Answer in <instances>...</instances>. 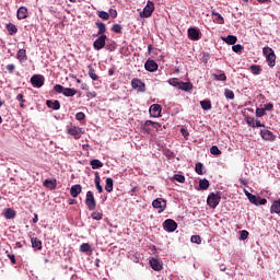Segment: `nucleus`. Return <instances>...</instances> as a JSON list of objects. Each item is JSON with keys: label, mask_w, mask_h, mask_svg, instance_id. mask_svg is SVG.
Here are the masks:
<instances>
[{"label": "nucleus", "mask_w": 280, "mask_h": 280, "mask_svg": "<svg viewBox=\"0 0 280 280\" xmlns=\"http://www.w3.org/2000/svg\"><path fill=\"white\" fill-rule=\"evenodd\" d=\"M81 253H89L91 252V245L89 243H83L80 246Z\"/></svg>", "instance_id": "a19ab883"}, {"label": "nucleus", "mask_w": 280, "mask_h": 280, "mask_svg": "<svg viewBox=\"0 0 280 280\" xmlns=\"http://www.w3.org/2000/svg\"><path fill=\"white\" fill-rule=\"evenodd\" d=\"M250 71L254 75H259V73H261V66L252 65Z\"/></svg>", "instance_id": "72a5a7b5"}, {"label": "nucleus", "mask_w": 280, "mask_h": 280, "mask_svg": "<svg viewBox=\"0 0 280 280\" xmlns=\"http://www.w3.org/2000/svg\"><path fill=\"white\" fill-rule=\"evenodd\" d=\"M224 95L226 100H235V93L233 92V90L225 89Z\"/></svg>", "instance_id": "c9c22d12"}, {"label": "nucleus", "mask_w": 280, "mask_h": 280, "mask_svg": "<svg viewBox=\"0 0 280 280\" xmlns=\"http://www.w3.org/2000/svg\"><path fill=\"white\" fill-rule=\"evenodd\" d=\"M95 25L98 28L97 36H106V24L104 22H96Z\"/></svg>", "instance_id": "4be33fe9"}, {"label": "nucleus", "mask_w": 280, "mask_h": 280, "mask_svg": "<svg viewBox=\"0 0 280 280\" xmlns=\"http://www.w3.org/2000/svg\"><path fill=\"white\" fill-rule=\"evenodd\" d=\"M86 97H97V93H95V92H88L86 93Z\"/></svg>", "instance_id": "774afa93"}, {"label": "nucleus", "mask_w": 280, "mask_h": 280, "mask_svg": "<svg viewBox=\"0 0 280 280\" xmlns=\"http://www.w3.org/2000/svg\"><path fill=\"white\" fill-rule=\"evenodd\" d=\"M152 12H154V2L148 1L147 5L143 8L142 12H140L141 19H150L152 16Z\"/></svg>", "instance_id": "423d86ee"}, {"label": "nucleus", "mask_w": 280, "mask_h": 280, "mask_svg": "<svg viewBox=\"0 0 280 280\" xmlns=\"http://www.w3.org/2000/svg\"><path fill=\"white\" fill-rule=\"evenodd\" d=\"M266 115V109L265 108H256V117H264Z\"/></svg>", "instance_id": "5fc2aeb1"}, {"label": "nucleus", "mask_w": 280, "mask_h": 280, "mask_svg": "<svg viewBox=\"0 0 280 280\" xmlns=\"http://www.w3.org/2000/svg\"><path fill=\"white\" fill-rule=\"evenodd\" d=\"M5 69L9 73H14V69H16V66H14V63H9L7 65Z\"/></svg>", "instance_id": "13d9d810"}, {"label": "nucleus", "mask_w": 280, "mask_h": 280, "mask_svg": "<svg viewBox=\"0 0 280 280\" xmlns=\"http://www.w3.org/2000/svg\"><path fill=\"white\" fill-rule=\"evenodd\" d=\"M153 128L159 132V130H162V125L161 122H155L153 124Z\"/></svg>", "instance_id": "69168bd1"}, {"label": "nucleus", "mask_w": 280, "mask_h": 280, "mask_svg": "<svg viewBox=\"0 0 280 280\" xmlns=\"http://www.w3.org/2000/svg\"><path fill=\"white\" fill-rule=\"evenodd\" d=\"M31 84L34 89L43 88L45 85V77H43V74H34L33 78H31Z\"/></svg>", "instance_id": "0eeeda50"}, {"label": "nucleus", "mask_w": 280, "mask_h": 280, "mask_svg": "<svg viewBox=\"0 0 280 280\" xmlns=\"http://www.w3.org/2000/svg\"><path fill=\"white\" fill-rule=\"evenodd\" d=\"M164 230L167 231L168 233H174L176 229H178V223L172 219H166L163 222Z\"/></svg>", "instance_id": "1a4fd4ad"}, {"label": "nucleus", "mask_w": 280, "mask_h": 280, "mask_svg": "<svg viewBox=\"0 0 280 280\" xmlns=\"http://www.w3.org/2000/svg\"><path fill=\"white\" fill-rule=\"evenodd\" d=\"M8 257H9V259H10V261H11V264H16V256H14V254H8Z\"/></svg>", "instance_id": "680f3d73"}, {"label": "nucleus", "mask_w": 280, "mask_h": 280, "mask_svg": "<svg viewBox=\"0 0 280 280\" xmlns=\"http://www.w3.org/2000/svg\"><path fill=\"white\" fill-rule=\"evenodd\" d=\"M77 93L78 91L75 89L63 88L62 95H65V97H73L74 95H77Z\"/></svg>", "instance_id": "393cba45"}, {"label": "nucleus", "mask_w": 280, "mask_h": 280, "mask_svg": "<svg viewBox=\"0 0 280 280\" xmlns=\"http://www.w3.org/2000/svg\"><path fill=\"white\" fill-rule=\"evenodd\" d=\"M152 207L154 209H159V213H163V211H165V209H167V201L163 198H158V199L153 200Z\"/></svg>", "instance_id": "6e6552de"}, {"label": "nucleus", "mask_w": 280, "mask_h": 280, "mask_svg": "<svg viewBox=\"0 0 280 280\" xmlns=\"http://www.w3.org/2000/svg\"><path fill=\"white\" fill-rule=\"evenodd\" d=\"M80 194H82V186L80 184L73 185L70 188V196L72 198H78V196H80Z\"/></svg>", "instance_id": "f3484780"}, {"label": "nucleus", "mask_w": 280, "mask_h": 280, "mask_svg": "<svg viewBox=\"0 0 280 280\" xmlns=\"http://www.w3.org/2000/svg\"><path fill=\"white\" fill-rule=\"evenodd\" d=\"M131 86L132 89H137V91H140V93H143L145 91V83H143L139 79H132Z\"/></svg>", "instance_id": "4468645a"}, {"label": "nucleus", "mask_w": 280, "mask_h": 280, "mask_svg": "<svg viewBox=\"0 0 280 280\" xmlns=\"http://www.w3.org/2000/svg\"><path fill=\"white\" fill-rule=\"evenodd\" d=\"M199 188L205 190L209 189V182L207 179H200L199 180Z\"/></svg>", "instance_id": "ea45409f"}, {"label": "nucleus", "mask_w": 280, "mask_h": 280, "mask_svg": "<svg viewBox=\"0 0 280 280\" xmlns=\"http://www.w3.org/2000/svg\"><path fill=\"white\" fill-rule=\"evenodd\" d=\"M223 40H224L228 45H235V43H237V36L228 35L225 38H223Z\"/></svg>", "instance_id": "c756f323"}, {"label": "nucleus", "mask_w": 280, "mask_h": 280, "mask_svg": "<svg viewBox=\"0 0 280 280\" xmlns=\"http://www.w3.org/2000/svg\"><path fill=\"white\" fill-rule=\"evenodd\" d=\"M100 19H103V21H108L110 19V15L106 11H98Z\"/></svg>", "instance_id": "a18cd8bd"}, {"label": "nucleus", "mask_w": 280, "mask_h": 280, "mask_svg": "<svg viewBox=\"0 0 280 280\" xmlns=\"http://www.w3.org/2000/svg\"><path fill=\"white\" fill-rule=\"evenodd\" d=\"M25 96L23 94H18L16 95V100L18 102H20V107L21 108H25Z\"/></svg>", "instance_id": "37998d69"}, {"label": "nucleus", "mask_w": 280, "mask_h": 280, "mask_svg": "<svg viewBox=\"0 0 280 280\" xmlns=\"http://www.w3.org/2000/svg\"><path fill=\"white\" fill-rule=\"evenodd\" d=\"M275 108V105H272V103H268L265 105V110H272Z\"/></svg>", "instance_id": "0e129e2a"}, {"label": "nucleus", "mask_w": 280, "mask_h": 280, "mask_svg": "<svg viewBox=\"0 0 280 280\" xmlns=\"http://www.w3.org/2000/svg\"><path fill=\"white\" fill-rule=\"evenodd\" d=\"M178 89H180V91H191V89H194V85L190 82L179 81Z\"/></svg>", "instance_id": "cd10ccee"}, {"label": "nucleus", "mask_w": 280, "mask_h": 280, "mask_svg": "<svg viewBox=\"0 0 280 280\" xmlns=\"http://www.w3.org/2000/svg\"><path fill=\"white\" fill-rule=\"evenodd\" d=\"M173 180H176L177 183H185V175L175 174L173 176Z\"/></svg>", "instance_id": "09e8293b"}, {"label": "nucleus", "mask_w": 280, "mask_h": 280, "mask_svg": "<svg viewBox=\"0 0 280 280\" xmlns=\"http://www.w3.org/2000/svg\"><path fill=\"white\" fill-rule=\"evenodd\" d=\"M180 132H182L183 137H185V138L189 137V131H187L185 128H182Z\"/></svg>", "instance_id": "338daca9"}, {"label": "nucleus", "mask_w": 280, "mask_h": 280, "mask_svg": "<svg viewBox=\"0 0 280 280\" xmlns=\"http://www.w3.org/2000/svg\"><path fill=\"white\" fill-rule=\"evenodd\" d=\"M232 49H233V51H234L235 54H242V51L244 50V46L237 44V45H234V46L232 47Z\"/></svg>", "instance_id": "3c124183"}, {"label": "nucleus", "mask_w": 280, "mask_h": 280, "mask_svg": "<svg viewBox=\"0 0 280 280\" xmlns=\"http://www.w3.org/2000/svg\"><path fill=\"white\" fill-rule=\"evenodd\" d=\"M7 31L9 33V36H14V34H16V32H19V28L16 27V25L9 23L7 24Z\"/></svg>", "instance_id": "c85d7f7f"}, {"label": "nucleus", "mask_w": 280, "mask_h": 280, "mask_svg": "<svg viewBox=\"0 0 280 280\" xmlns=\"http://www.w3.org/2000/svg\"><path fill=\"white\" fill-rule=\"evenodd\" d=\"M262 54L267 60L268 67H275L277 65V55L275 54V50L270 47H264Z\"/></svg>", "instance_id": "f257e3e1"}, {"label": "nucleus", "mask_w": 280, "mask_h": 280, "mask_svg": "<svg viewBox=\"0 0 280 280\" xmlns=\"http://www.w3.org/2000/svg\"><path fill=\"white\" fill-rule=\"evenodd\" d=\"M106 35H100L98 38L94 40L93 47L96 49V51H100V49H104V47H106Z\"/></svg>", "instance_id": "9d476101"}, {"label": "nucleus", "mask_w": 280, "mask_h": 280, "mask_svg": "<svg viewBox=\"0 0 280 280\" xmlns=\"http://www.w3.org/2000/svg\"><path fill=\"white\" fill-rule=\"evenodd\" d=\"M85 118H86V115L83 112H79L75 114L77 121H84Z\"/></svg>", "instance_id": "de8ad7c7"}, {"label": "nucleus", "mask_w": 280, "mask_h": 280, "mask_svg": "<svg viewBox=\"0 0 280 280\" xmlns=\"http://www.w3.org/2000/svg\"><path fill=\"white\" fill-rule=\"evenodd\" d=\"M54 91H56V93H63L65 92V86H62L60 84H56L54 86Z\"/></svg>", "instance_id": "4d7b16f0"}, {"label": "nucleus", "mask_w": 280, "mask_h": 280, "mask_svg": "<svg viewBox=\"0 0 280 280\" xmlns=\"http://www.w3.org/2000/svg\"><path fill=\"white\" fill-rule=\"evenodd\" d=\"M188 38L190 40H200V31L196 27L188 28Z\"/></svg>", "instance_id": "dca6fc26"}, {"label": "nucleus", "mask_w": 280, "mask_h": 280, "mask_svg": "<svg viewBox=\"0 0 280 280\" xmlns=\"http://www.w3.org/2000/svg\"><path fill=\"white\" fill-rule=\"evenodd\" d=\"M94 183H95V187H96L98 194H102L104 191V188L100 184V183H102V179L100 178V173H95Z\"/></svg>", "instance_id": "a878e982"}, {"label": "nucleus", "mask_w": 280, "mask_h": 280, "mask_svg": "<svg viewBox=\"0 0 280 280\" xmlns=\"http://www.w3.org/2000/svg\"><path fill=\"white\" fill-rule=\"evenodd\" d=\"M44 187H46L47 189H50L51 191H54V189H56V187H58V183L56 179H46L43 183Z\"/></svg>", "instance_id": "a211bd4d"}, {"label": "nucleus", "mask_w": 280, "mask_h": 280, "mask_svg": "<svg viewBox=\"0 0 280 280\" xmlns=\"http://www.w3.org/2000/svg\"><path fill=\"white\" fill-rule=\"evenodd\" d=\"M202 167H203L202 163H197L196 166H195V172H196L199 176H202V174H205V173L202 172Z\"/></svg>", "instance_id": "49530a36"}, {"label": "nucleus", "mask_w": 280, "mask_h": 280, "mask_svg": "<svg viewBox=\"0 0 280 280\" xmlns=\"http://www.w3.org/2000/svg\"><path fill=\"white\" fill-rule=\"evenodd\" d=\"M144 69L150 73H154V71L159 70V63H156V61H154L153 59H148L144 63Z\"/></svg>", "instance_id": "9b49d317"}, {"label": "nucleus", "mask_w": 280, "mask_h": 280, "mask_svg": "<svg viewBox=\"0 0 280 280\" xmlns=\"http://www.w3.org/2000/svg\"><path fill=\"white\" fill-rule=\"evenodd\" d=\"M270 213H280V202L273 201V203L270 207Z\"/></svg>", "instance_id": "2f4dec72"}, {"label": "nucleus", "mask_w": 280, "mask_h": 280, "mask_svg": "<svg viewBox=\"0 0 280 280\" xmlns=\"http://www.w3.org/2000/svg\"><path fill=\"white\" fill-rule=\"evenodd\" d=\"M89 77L91 78V80L94 81L100 80V77L97 75V73H95V69L93 68V66H89Z\"/></svg>", "instance_id": "7c9ffc66"}, {"label": "nucleus", "mask_w": 280, "mask_h": 280, "mask_svg": "<svg viewBox=\"0 0 280 280\" xmlns=\"http://www.w3.org/2000/svg\"><path fill=\"white\" fill-rule=\"evenodd\" d=\"M19 21H23V19H27V8L25 7H20L18 9V14H16Z\"/></svg>", "instance_id": "412c9836"}, {"label": "nucleus", "mask_w": 280, "mask_h": 280, "mask_svg": "<svg viewBox=\"0 0 280 280\" xmlns=\"http://www.w3.org/2000/svg\"><path fill=\"white\" fill-rule=\"evenodd\" d=\"M212 14L214 16H217V21H218V23H220V25H222L224 23V18H222V15L220 13L212 12Z\"/></svg>", "instance_id": "6e6d98bb"}, {"label": "nucleus", "mask_w": 280, "mask_h": 280, "mask_svg": "<svg viewBox=\"0 0 280 280\" xmlns=\"http://www.w3.org/2000/svg\"><path fill=\"white\" fill-rule=\"evenodd\" d=\"M220 200H222L220 192H211L207 198V205L210 206L211 209H215L218 205H220Z\"/></svg>", "instance_id": "7ed1b4c3"}, {"label": "nucleus", "mask_w": 280, "mask_h": 280, "mask_svg": "<svg viewBox=\"0 0 280 280\" xmlns=\"http://www.w3.org/2000/svg\"><path fill=\"white\" fill-rule=\"evenodd\" d=\"M85 205H86L89 211H95V209L97 207V201H95V196L93 195V191H91V190H89L86 192Z\"/></svg>", "instance_id": "20e7f679"}, {"label": "nucleus", "mask_w": 280, "mask_h": 280, "mask_svg": "<svg viewBox=\"0 0 280 280\" xmlns=\"http://www.w3.org/2000/svg\"><path fill=\"white\" fill-rule=\"evenodd\" d=\"M240 240H243V241L248 240V231H246V230L241 231Z\"/></svg>", "instance_id": "bf43d9fd"}, {"label": "nucleus", "mask_w": 280, "mask_h": 280, "mask_svg": "<svg viewBox=\"0 0 280 280\" xmlns=\"http://www.w3.org/2000/svg\"><path fill=\"white\" fill-rule=\"evenodd\" d=\"M214 80H218L220 82H226V74L225 73L214 74Z\"/></svg>", "instance_id": "8fccbe9b"}, {"label": "nucleus", "mask_w": 280, "mask_h": 280, "mask_svg": "<svg viewBox=\"0 0 280 280\" xmlns=\"http://www.w3.org/2000/svg\"><path fill=\"white\" fill-rule=\"evenodd\" d=\"M149 264H150L151 268L153 270H155L156 272L163 270V261H161L160 259L151 258L149 260Z\"/></svg>", "instance_id": "ddd939ff"}, {"label": "nucleus", "mask_w": 280, "mask_h": 280, "mask_svg": "<svg viewBox=\"0 0 280 280\" xmlns=\"http://www.w3.org/2000/svg\"><path fill=\"white\" fill-rule=\"evenodd\" d=\"M260 137L265 141H276V139H277V136H275V133H272V131H270L268 129H261Z\"/></svg>", "instance_id": "f8f14e48"}, {"label": "nucleus", "mask_w": 280, "mask_h": 280, "mask_svg": "<svg viewBox=\"0 0 280 280\" xmlns=\"http://www.w3.org/2000/svg\"><path fill=\"white\" fill-rule=\"evenodd\" d=\"M16 59L19 62H27V50L20 49L16 54Z\"/></svg>", "instance_id": "6ab92c4d"}, {"label": "nucleus", "mask_w": 280, "mask_h": 280, "mask_svg": "<svg viewBox=\"0 0 280 280\" xmlns=\"http://www.w3.org/2000/svg\"><path fill=\"white\" fill-rule=\"evenodd\" d=\"M141 130L144 132V135H150L152 132V128L150 126H145V122L141 125Z\"/></svg>", "instance_id": "603ef678"}, {"label": "nucleus", "mask_w": 280, "mask_h": 280, "mask_svg": "<svg viewBox=\"0 0 280 280\" xmlns=\"http://www.w3.org/2000/svg\"><path fill=\"white\" fill-rule=\"evenodd\" d=\"M103 218H104V214L102 212L92 213V220H102Z\"/></svg>", "instance_id": "864d4df0"}, {"label": "nucleus", "mask_w": 280, "mask_h": 280, "mask_svg": "<svg viewBox=\"0 0 280 280\" xmlns=\"http://www.w3.org/2000/svg\"><path fill=\"white\" fill-rule=\"evenodd\" d=\"M255 128H266V125L261 124L260 120H255Z\"/></svg>", "instance_id": "e2e57ef3"}, {"label": "nucleus", "mask_w": 280, "mask_h": 280, "mask_svg": "<svg viewBox=\"0 0 280 280\" xmlns=\"http://www.w3.org/2000/svg\"><path fill=\"white\" fill-rule=\"evenodd\" d=\"M121 30H124L121 24H114L112 26V32H114V34H121Z\"/></svg>", "instance_id": "58836bf2"}, {"label": "nucleus", "mask_w": 280, "mask_h": 280, "mask_svg": "<svg viewBox=\"0 0 280 280\" xmlns=\"http://www.w3.org/2000/svg\"><path fill=\"white\" fill-rule=\"evenodd\" d=\"M190 242L192 244H202V238L200 237V235H192L190 237Z\"/></svg>", "instance_id": "c03bdc74"}, {"label": "nucleus", "mask_w": 280, "mask_h": 280, "mask_svg": "<svg viewBox=\"0 0 280 280\" xmlns=\"http://www.w3.org/2000/svg\"><path fill=\"white\" fill-rule=\"evenodd\" d=\"M106 185H105V190L110 194V191H113V178L107 177L105 180Z\"/></svg>", "instance_id": "473e14b6"}, {"label": "nucleus", "mask_w": 280, "mask_h": 280, "mask_svg": "<svg viewBox=\"0 0 280 280\" xmlns=\"http://www.w3.org/2000/svg\"><path fill=\"white\" fill-rule=\"evenodd\" d=\"M4 218L7 220H13V218H16V211H14V209H12V208H8L4 211Z\"/></svg>", "instance_id": "bb28decb"}, {"label": "nucleus", "mask_w": 280, "mask_h": 280, "mask_svg": "<svg viewBox=\"0 0 280 280\" xmlns=\"http://www.w3.org/2000/svg\"><path fill=\"white\" fill-rule=\"evenodd\" d=\"M31 244L33 248H36L37 250H43V241H40L38 237H32Z\"/></svg>", "instance_id": "aec40b11"}, {"label": "nucleus", "mask_w": 280, "mask_h": 280, "mask_svg": "<svg viewBox=\"0 0 280 280\" xmlns=\"http://www.w3.org/2000/svg\"><path fill=\"white\" fill-rule=\"evenodd\" d=\"M200 106L202 110H211V101H201Z\"/></svg>", "instance_id": "f704fd0d"}, {"label": "nucleus", "mask_w": 280, "mask_h": 280, "mask_svg": "<svg viewBox=\"0 0 280 280\" xmlns=\"http://www.w3.org/2000/svg\"><path fill=\"white\" fill-rule=\"evenodd\" d=\"M67 135L73 137V139L78 141L84 135V129H82V127L71 125L67 128Z\"/></svg>", "instance_id": "f03ea898"}, {"label": "nucleus", "mask_w": 280, "mask_h": 280, "mask_svg": "<svg viewBox=\"0 0 280 280\" xmlns=\"http://www.w3.org/2000/svg\"><path fill=\"white\" fill-rule=\"evenodd\" d=\"M90 165L92 170H101V167H104V163L97 159L91 160Z\"/></svg>", "instance_id": "b1692460"}, {"label": "nucleus", "mask_w": 280, "mask_h": 280, "mask_svg": "<svg viewBox=\"0 0 280 280\" xmlns=\"http://www.w3.org/2000/svg\"><path fill=\"white\" fill-rule=\"evenodd\" d=\"M245 196H247L249 202L252 205H255L256 207H259V205H266L268 200L266 198H261L259 196H255L248 191H245Z\"/></svg>", "instance_id": "39448f33"}, {"label": "nucleus", "mask_w": 280, "mask_h": 280, "mask_svg": "<svg viewBox=\"0 0 280 280\" xmlns=\"http://www.w3.org/2000/svg\"><path fill=\"white\" fill-rule=\"evenodd\" d=\"M161 110H163V107L159 104L151 105L149 113L151 117H161Z\"/></svg>", "instance_id": "2eb2a0df"}, {"label": "nucleus", "mask_w": 280, "mask_h": 280, "mask_svg": "<svg viewBox=\"0 0 280 280\" xmlns=\"http://www.w3.org/2000/svg\"><path fill=\"white\" fill-rule=\"evenodd\" d=\"M46 106L52 110H60V101H46Z\"/></svg>", "instance_id": "5701e85b"}, {"label": "nucleus", "mask_w": 280, "mask_h": 280, "mask_svg": "<svg viewBox=\"0 0 280 280\" xmlns=\"http://www.w3.org/2000/svg\"><path fill=\"white\" fill-rule=\"evenodd\" d=\"M109 16L112 18V19H117V10H115V9H109Z\"/></svg>", "instance_id": "052dcab7"}, {"label": "nucleus", "mask_w": 280, "mask_h": 280, "mask_svg": "<svg viewBox=\"0 0 280 280\" xmlns=\"http://www.w3.org/2000/svg\"><path fill=\"white\" fill-rule=\"evenodd\" d=\"M168 84H171V86H175L176 89H179L180 81H178V79L176 78H172L168 80Z\"/></svg>", "instance_id": "4c0bfd02"}, {"label": "nucleus", "mask_w": 280, "mask_h": 280, "mask_svg": "<svg viewBox=\"0 0 280 280\" xmlns=\"http://www.w3.org/2000/svg\"><path fill=\"white\" fill-rule=\"evenodd\" d=\"M210 154H213V156H220V154H222V151H220L218 145H212L210 149Z\"/></svg>", "instance_id": "e433bc0d"}, {"label": "nucleus", "mask_w": 280, "mask_h": 280, "mask_svg": "<svg viewBox=\"0 0 280 280\" xmlns=\"http://www.w3.org/2000/svg\"><path fill=\"white\" fill-rule=\"evenodd\" d=\"M245 121H246L247 126H249L250 128H255V118L254 117L246 116Z\"/></svg>", "instance_id": "79ce46f5"}]
</instances>
